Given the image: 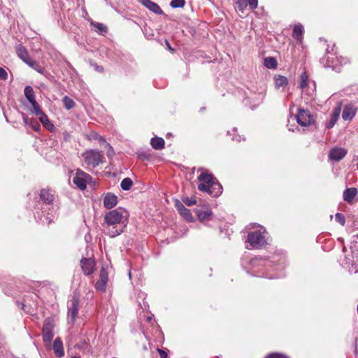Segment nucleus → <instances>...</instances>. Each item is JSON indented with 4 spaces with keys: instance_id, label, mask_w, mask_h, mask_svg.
<instances>
[{
    "instance_id": "8",
    "label": "nucleus",
    "mask_w": 358,
    "mask_h": 358,
    "mask_svg": "<svg viewBox=\"0 0 358 358\" xmlns=\"http://www.w3.org/2000/svg\"><path fill=\"white\" fill-rule=\"evenodd\" d=\"M81 267L85 275H90L95 269V262L93 259L83 258L80 261Z\"/></svg>"
},
{
    "instance_id": "1",
    "label": "nucleus",
    "mask_w": 358,
    "mask_h": 358,
    "mask_svg": "<svg viewBox=\"0 0 358 358\" xmlns=\"http://www.w3.org/2000/svg\"><path fill=\"white\" fill-rule=\"evenodd\" d=\"M124 213L115 209L108 212L104 216V231L110 237L121 234L127 224Z\"/></svg>"
},
{
    "instance_id": "19",
    "label": "nucleus",
    "mask_w": 358,
    "mask_h": 358,
    "mask_svg": "<svg viewBox=\"0 0 358 358\" xmlns=\"http://www.w3.org/2000/svg\"><path fill=\"white\" fill-rule=\"evenodd\" d=\"M355 115V110L351 105L345 106L342 114V117L344 120H351Z\"/></svg>"
},
{
    "instance_id": "32",
    "label": "nucleus",
    "mask_w": 358,
    "mask_h": 358,
    "mask_svg": "<svg viewBox=\"0 0 358 358\" xmlns=\"http://www.w3.org/2000/svg\"><path fill=\"white\" fill-rule=\"evenodd\" d=\"M23 120H24V122H25V124H29L30 125H31V127L34 128V130L39 129L40 125L36 121H35L32 119H29L27 117H25V116H24Z\"/></svg>"
},
{
    "instance_id": "50",
    "label": "nucleus",
    "mask_w": 358,
    "mask_h": 358,
    "mask_svg": "<svg viewBox=\"0 0 358 358\" xmlns=\"http://www.w3.org/2000/svg\"><path fill=\"white\" fill-rule=\"evenodd\" d=\"M167 45H168V48L170 50H173V49L170 47V45H169V43H167Z\"/></svg>"
},
{
    "instance_id": "21",
    "label": "nucleus",
    "mask_w": 358,
    "mask_h": 358,
    "mask_svg": "<svg viewBox=\"0 0 358 358\" xmlns=\"http://www.w3.org/2000/svg\"><path fill=\"white\" fill-rule=\"evenodd\" d=\"M275 87H284L288 84V80L285 76L277 75L274 77Z\"/></svg>"
},
{
    "instance_id": "5",
    "label": "nucleus",
    "mask_w": 358,
    "mask_h": 358,
    "mask_svg": "<svg viewBox=\"0 0 358 358\" xmlns=\"http://www.w3.org/2000/svg\"><path fill=\"white\" fill-rule=\"evenodd\" d=\"M296 121L302 127H308L315 122V117L309 110L299 108L296 115Z\"/></svg>"
},
{
    "instance_id": "25",
    "label": "nucleus",
    "mask_w": 358,
    "mask_h": 358,
    "mask_svg": "<svg viewBox=\"0 0 358 358\" xmlns=\"http://www.w3.org/2000/svg\"><path fill=\"white\" fill-rule=\"evenodd\" d=\"M91 26L95 28V31L99 34H105L107 31V27L103 23L96 22H91Z\"/></svg>"
},
{
    "instance_id": "11",
    "label": "nucleus",
    "mask_w": 358,
    "mask_h": 358,
    "mask_svg": "<svg viewBox=\"0 0 358 358\" xmlns=\"http://www.w3.org/2000/svg\"><path fill=\"white\" fill-rule=\"evenodd\" d=\"M176 207L179 213L187 221L191 222L193 220L191 212L189 209L186 208L182 203L177 201Z\"/></svg>"
},
{
    "instance_id": "18",
    "label": "nucleus",
    "mask_w": 358,
    "mask_h": 358,
    "mask_svg": "<svg viewBox=\"0 0 358 358\" xmlns=\"http://www.w3.org/2000/svg\"><path fill=\"white\" fill-rule=\"evenodd\" d=\"M141 2L146 8L156 14H162L163 13L160 7L151 0H141Z\"/></svg>"
},
{
    "instance_id": "40",
    "label": "nucleus",
    "mask_w": 358,
    "mask_h": 358,
    "mask_svg": "<svg viewBox=\"0 0 358 358\" xmlns=\"http://www.w3.org/2000/svg\"><path fill=\"white\" fill-rule=\"evenodd\" d=\"M182 201L188 206H192L196 203V201L193 198L185 197L182 199Z\"/></svg>"
},
{
    "instance_id": "35",
    "label": "nucleus",
    "mask_w": 358,
    "mask_h": 358,
    "mask_svg": "<svg viewBox=\"0 0 358 358\" xmlns=\"http://www.w3.org/2000/svg\"><path fill=\"white\" fill-rule=\"evenodd\" d=\"M31 106H32V108H33V110L32 112L36 115H41L43 112L41 110L39 105L38 104V103L36 101L33 102L31 103Z\"/></svg>"
},
{
    "instance_id": "13",
    "label": "nucleus",
    "mask_w": 358,
    "mask_h": 358,
    "mask_svg": "<svg viewBox=\"0 0 358 358\" xmlns=\"http://www.w3.org/2000/svg\"><path fill=\"white\" fill-rule=\"evenodd\" d=\"M196 213L198 216V218L201 221H205L208 220L212 215L211 210L207 206H203L201 208H197L196 210Z\"/></svg>"
},
{
    "instance_id": "42",
    "label": "nucleus",
    "mask_w": 358,
    "mask_h": 358,
    "mask_svg": "<svg viewBox=\"0 0 358 358\" xmlns=\"http://www.w3.org/2000/svg\"><path fill=\"white\" fill-rule=\"evenodd\" d=\"M52 327H53V326L52 324V322H51L50 319H49V318L46 319L45 321V323H44L43 329H47L52 330Z\"/></svg>"
},
{
    "instance_id": "52",
    "label": "nucleus",
    "mask_w": 358,
    "mask_h": 358,
    "mask_svg": "<svg viewBox=\"0 0 358 358\" xmlns=\"http://www.w3.org/2000/svg\"><path fill=\"white\" fill-rule=\"evenodd\" d=\"M236 141H241V136H238V138H236Z\"/></svg>"
},
{
    "instance_id": "43",
    "label": "nucleus",
    "mask_w": 358,
    "mask_h": 358,
    "mask_svg": "<svg viewBox=\"0 0 358 358\" xmlns=\"http://www.w3.org/2000/svg\"><path fill=\"white\" fill-rule=\"evenodd\" d=\"M263 260L260 258H255L253 259L251 262H250V264L252 266H259V265H261V262H262Z\"/></svg>"
},
{
    "instance_id": "17",
    "label": "nucleus",
    "mask_w": 358,
    "mask_h": 358,
    "mask_svg": "<svg viewBox=\"0 0 358 358\" xmlns=\"http://www.w3.org/2000/svg\"><path fill=\"white\" fill-rule=\"evenodd\" d=\"M357 194V189L355 187L347 188L343 194V200L350 203Z\"/></svg>"
},
{
    "instance_id": "22",
    "label": "nucleus",
    "mask_w": 358,
    "mask_h": 358,
    "mask_svg": "<svg viewBox=\"0 0 358 358\" xmlns=\"http://www.w3.org/2000/svg\"><path fill=\"white\" fill-rule=\"evenodd\" d=\"M152 147L155 150H161L164 147V141L162 138L155 137L150 141Z\"/></svg>"
},
{
    "instance_id": "31",
    "label": "nucleus",
    "mask_w": 358,
    "mask_h": 358,
    "mask_svg": "<svg viewBox=\"0 0 358 358\" xmlns=\"http://www.w3.org/2000/svg\"><path fill=\"white\" fill-rule=\"evenodd\" d=\"M63 103H64V107L67 110H70V109L73 108L75 105L74 101L71 99H70L69 97H68L66 96L63 98Z\"/></svg>"
},
{
    "instance_id": "14",
    "label": "nucleus",
    "mask_w": 358,
    "mask_h": 358,
    "mask_svg": "<svg viewBox=\"0 0 358 358\" xmlns=\"http://www.w3.org/2000/svg\"><path fill=\"white\" fill-rule=\"evenodd\" d=\"M53 350L57 357H62L64 355L63 343L59 338H57L53 343Z\"/></svg>"
},
{
    "instance_id": "27",
    "label": "nucleus",
    "mask_w": 358,
    "mask_h": 358,
    "mask_svg": "<svg viewBox=\"0 0 358 358\" xmlns=\"http://www.w3.org/2000/svg\"><path fill=\"white\" fill-rule=\"evenodd\" d=\"M264 64L268 69H275L278 65L276 59L273 57H266Z\"/></svg>"
},
{
    "instance_id": "12",
    "label": "nucleus",
    "mask_w": 358,
    "mask_h": 358,
    "mask_svg": "<svg viewBox=\"0 0 358 358\" xmlns=\"http://www.w3.org/2000/svg\"><path fill=\"white\" fill-rule=\"evenodd\" d=\"M236 3L240 10H243L248 5L250 9L254 10L257 7L258 0H238Z\"/></svg>"
},
{
    "instance_id": "49",
    "label": "nucleus",
    "mask_w": 358,
    "mask_h": 358,
    "mask_svg": "<svg viewBox=\"0 0 358 358\" xmlns=\"http://www.w3.org/2000/svg\"><path fill=\"white\" fill-rule=\"evenodd\" d=\"M96 133L92 134V138L97 140V136L95 135Z\"/></svg>"
},
{
    "instance_id": "29",
    "label": "nucleus",
    "mask_w": 358,
    "mask_h": 358,
    "mask_svg": "<svg viewBox=\"0 0 358 358\" xmlns=\"http://www.w3.org/2000/svg\"><path fill=\"white\" fill-rule=\"evenodd\" d=\"M52 338H53L52 330L43 329V338L44 342L50 343V342H51Z\"/></svg>"
},
{
    "instance_id": "47",
    "label": "nucleus",
    "mask_w": 358,
    "mask_h": 358,
    "mask_svg": "<svg viewBox=\"0 0 358 358\" xmlns=\"http://www.w3.org/2000/svg\"><path fill=\"white\" fill-rule=\"evenodd\" d=\"M95 135L97 136V140L99 141V142L100 143H103L104 146L106 145V143H107L104 138L100 135H99L98 134H95Z\"/></svg>"
},
{
    "instance_id": "7",
    "label": "nucleus",
    "mask_w": 358,
    "mask_h": 358,
    "mask_svg": "<svg viewBox=\"0 0 358 358\" xmlns=\"http://www.w3.org/2000/svg\"><path fill=\"white\" fill-rule=\"evenodd\" d=\"M108 273L103 266L101 269L99 280L96 282L95 287L98 291L105 292L106 284L108 280Z\"/></svg>"
},
{
    "instance_id": "53",
    "label": "nucleus",
    "mask_w": 358,
    "mask_h": 358,
    "mask_svg": "<svg viewBox=\"0 0 358 358\" xmlns=\"http://www.w3.org/2000/svg\"><path fill=\"white\" fill-rule=\"evenodd\" d=\"M72 358H80V357H73Z\"/></svg>"
},
{
    "instance_id": "51",
    "label": "nucleus",
    "mask_w": 358,
    "mask_h": 358,
    "mask_svg": "<svg viewBox=\"0 0 358 358\" xmlns=\"http://www.w3.org/2000/svg\"><path fill=\"white\" fill-rule=\"evenodd\" d=\"M325 66H327V67H330V66H331V64H330L329 63H328V64H327L325 65Z\"/></svg>"
},
{
    "instance_id": "16",
    "label": "nucleus",
    "mask_w": 358,
    "mask_h": 358,
    "mask_svg": "<svg viewBox=\"0 0 358 358\" xmlns=\"http://www.w3.org/2000/svg\"><path fill=\"white\" fill-rule=\"evenodd\" d=\"M78 313V299L73 297L71 301V306L69 310V317H71V321L73 322L77 317Z\"/></svg>"
},
{
    "instance_id": "15",
    "label": "nucleus",
    "mask_w": 358,
    "mask_h": 358,
    "mask_svg": "<svg viewBox=\"0 0 358 358\" xmlns=\"http://www.w3.org/2000/svg\"><path fill=\"white\" fill-rule=\"evenodd\" d=\"M341 111V106H338L337 107H336L334 109V110L331 115V119L327 124V129H331L335 125V124L336 123V122L339 117Z\"/></svg>"
},
{
    "instance_id": "28",
    "label": "nucleus",
    "mask_w": 358,
    "mask_h": 358,
    "mask_svg": "<svg viewBox=\"0 0 358 358\" xmlns=\"http://www.w3.org/2000/svg\"><path fill=\"white\" fill-rule=\"evenodd\" d=\"M39 120L43 126H45L49 130L53 129V124H50L48 116L44 113L39 115Z\"/></svg>"
},
{
    "instance_id": "4",
    "label": "nucleus",
    "mask_w": 358,
    "mask_h": 358,
    "mask_svg": "<svg viewBox=\"0 0 358 358\" xmlns=\"http://www.w3.org/2000/svg\"><path fill=\"white\" fill-rule=\"evenodd\" d=\"M84 163L92 168H95L102 162L103 154L101 152L90 150L83 155Z\"/></svg>"
},
{
    "instance_id": "26",
    "label": "nucleus",
    "mask_w": 358,
    "mask_h": 358,
    "mask_svg": "<svg viewBox=\"0 0 358 358\" xmlns=\"http://www.w3.org/2000/svg\"><path fill=\"white\" fill-rule=\"evenodd\" d=\"M24 95L30 103L36 101L34 92L31 87L27 86L25 87Z\"/></svg>"
},
{
    "instance_id": "38",
    "label": "nucleus",
    "mask_w": 358,
    "mask_h": 358,
    "mask_svg": "<svg viewBox=\"0 0 358 358\" xmlns=\"http://www.w3.org/2000/svg\"><path fill=\"white\" fill-rule=\"evenodd\" d=\"M26 64H28L30 67L36 70L38 72L42 73V71H41V69L39 68L38 64L35 61L32 60L31 59H30Z\"/></svg>"
},
{
    "instance_id": "2",
    "label": "nucleus",
    "mask_w": 358,
    "mask_h": 358,
    "mask_svg": "<svg viewBox=\"0 0 358 358\" xmlns=\"http://www.w3.org/2000/svg\"><path fill=\"white\" fill-rule=\"evenodd\" d=\"M198 189L213 196H218L222 192V187L217 179L207 172H202L198 177Z\"/></svg>"
},
{
    "instance_id": "3",
    "label": "nucleus",
    "mask_w": 358,
    "mask_h": 358,
    "mask_svg": "<svg viewBox=\"0 0 358 358\" xmlns=\"http://www.w3.org/2000/svg\"><path fill=\"white\" fill-rule=\"evenodd\" d=\"M257 227L259 228L257 230L250 232L248 235V242L250 245V248L248 245L246 248L249 250L252 248H261L267 243L264 236L265 229L261 226Z\"/></svg>"
},
{
    "instance_id": "46",
    "label": "nucleus",
    "mask_w": 358,
    "mask_h": 358,
    "mask_svg": "<svg viewBox=\"0 0 358 358\" xmlns=\"http://www.w3.org/2000/svg\"><path fill=\"white\" fill-rule=\"evenodd\" d=\"M160 358H168L167 352L163 350L157 349Z\"/></svg>"
},
{
    "instance_id": "45",
    "label": "nucleus",
    "mask_w": 358,
    "mask_h": 358,
    "mask_svg": "<svg viewBox=\"0 0 358 358\" xmlns=\"http://www.w3.org/2000/svg\"><path fill=\"white\" fill-rule=\"evenodd\" d=\"M8 76V74L6 71L2 68L0 67V78L1 79H6Z\"/></svg>"
},
{
    "instance_id": "6",
    "label": "nucleus",
    "mask_w": 358,
    "mask_h": 358,
    "mask_svg": "<svg viewBox=\"0 0 358 358\" xmlns=\"http://www.w3.org/2000/svg\"><path fill=\"white\" fill-rule=\"evenodd\" d=\"M90 178V176L84 171L78 169L75 176L73 178V182L81 190H83L87 187V182Z\"/></svg>"
},
{
    "instance_id": "48",
    "label": "nucleus",
    "mask_w": 358,
    "mask_h": 358,
    "mask_svg": "<svg viewBox=\"0 0 358 358\" xmlns=\"http://www.w3.org/2000/svg\"><path fill=\"white\" fill-rule=\"evenodd\" d=\"M355 357L358 358V338H357V343L355 348Z\"/></svg>"
},
{
    "instance_id": "39",
    "label": "nucleus",
    "mask_w": 358,
    "mask_h": 358,
    "mask_svg": "<svg viewBox=\"0 0 358 358\" xmlns=\"http://www.w3.org/2000/svg\"><path fill=\"white\" fill-rule=\"evenodd\" d=\"M336 220L339 222L342 226L345 225V219L343 214L341 213H336L335 215Z\"/></svg>"
},
{
    "instance_id": "36",
    "label": "nucleus",
    "mask_w": 358,
    "mask_h": 358,
    "mask_svg": "<svg viewBox=\"0 0 358 358\" xmlns=\"http://www.w3.org/2000/svg\"><path fill=\"white\" fill-rule=\"evenodd\" d=\"M172 8H182L185 5V0H172L170 3Z\"/></svg>"
},
{
    "instance_id": "33",
    "label": "nucleus",
    "mask_w": 358,
    "mask_h": 358,
    "mask_svg": "<svg viewBox=\"0 0 358 358\" xmlns=\"http://www.w3.org/2000/svg\"><path fill=\"white\" fill-rule=\"evenodd\" d=\"M57 207L54 205L52 206V213H48V216L46 217L48 222L50 223L52 221L54 220V219L57 217Z\"/></svg>"
},
{
    "instance_id": "9",
    "label": "nucleus",
    "mask_w": 358,
    "mask_h": 358,
    "mask_svg": "<svg viewBox=\"0 0 358 358\" xmlns=\"http://www.w3.org/2000/svg\"><path fill=\"white\" fill-rule=\"evenodd\" d=\"M347 154V150L342 148L335 147L332 148L329 153V157L332 161H340Z\"/></svg>"
},
{
    "instance_id": "24",
    "label": "nucleus",
    "mask_w": 358,
    "mask_h": 358,
    "mask_svg": "<svg viewBox=\"0 0 358 358\" xmlns=\"http://www.w3.org/2000/svg\"><path fill=\"white\" fill-rule=\"evenodd\" d=\"M303 34V28L301 24L296 25L293 30V37L299 42H301Z\"/></svg>"
},
{
    "instance_id": "30",
    "label": "nucleus",
    "mask_w": 358,
    "mask_h": 358,
    "mask_svg": "<svg viewBox=\"0 0 358 358\" xmlns=\"http://www.w3.org/2000/svg\"><path fill=\"white\" fill-rule=\"evenodd\" d=\"M133 185V182L131 178H124L120 184L121 188L123 190H129L131 189V186Z\"/></svg>"
},
{
    "instance_id": "20",
    "label": "nucleus",
    "mask_w": 358,
    "mask_h": 358,
    "mask_svg": "<svg viewBox=\"0 0 358 358\" xmlns=\"http://www.w3.org/2000/svg\"><path fill=\"white\" fill-rule=\"evenodd\" d=\"M40 197L45 203H47L48 205L52 204V202L55 199L54 194H52L51 192L46 189L41 190Z\"/></svg>"
},
{
    "instance_id": "34",
    "label": "nucleus",
    "mask_w": 358,
    "mask_h": 358,
    "mask_svg": "<svg viewBox=\"0 0 358 358\" xmlns=\"http://www.w3.org/2000/svg\"><path fill=\"white\" fill-rule=\"evenodd\" d=\"M308 77L306 73H303L300 78V87L304 89L308 85Z\"/></svg>"
},
{
    "instance_id": "54",
    "label": "nucleus",
    "mask_w": 358,
    "mask_h": 358,
    "mask_svg": "<svg viewBox=\"0 0 358 358\" xmlns=\"http://www.w3.org/2000/svg\"><path fill=\"white\" fill-rule=\"evenodd\" d=\"M357 238H358V234H357Z\"/></svg>"
},
{
    "instance_id": "37",
    "label": "nucleus",
    "mask_w": 358,
    "mask_h": 358,
    "mask_svg": "<svg viewBox=\"0 0 358 358\" xmlns=\"http://www.w3.org/2000/svg\"><path fill=\"white\" fill-rule=\"evenodd\" d=\"M26 64H28L30 67L36 70L38 72L42 73V71H41V69L39 68L38 64L35 61L32 60L31 59H30Z\"/></svg>"
},
{
    "instance_id": "44",
    "label": "nucleus",
    "mask_w": 358,
    "mask_h": 358,
    "mask_svg": "<svg viewBox=\"0 0 358 358\" xmlns=\"http://www.w3.org/2000/svg\"><path fill=\"white\" fill-rule=\"evenodd\" d=\"M267 358H287L285 355L279 353H272L267 356Z\"/></svg>"
},
{
    "instance_id": "23",
    "label": "nucleus",
    "mask_w": 358,
    "mask_h": 358,
    "mask_svg": "<svg viewBox=\"0 0 358 358\" xmlns=\"http://www.w3.org/2000/svg\"><path fill=\"white\" fill-rule=\"evenodd\" d=\"M17 54L18 57L25 63H27L31 59L27 50L21 45L17 48Z\"/></svg>"
},
{
    "instance_id": "41",
    "label": "nucleus",
    "mask_w": 358,
    "mask_h": 358,
    "mask_svg": "<svg viewBox=\"0 0 358 358\" xmlns=\"http://www.w3.org/2000/svg\"><path fill=\"white\" fill-rule=\"evenodd\" d=\"M107 149V155L110 157L113 155L114 152L111 145L108 143H106V145L104 146Z\"/></svg>"
},
{
    "instance_id": "10",
    "label": "nucleus",
    "mask_w": 358,
    "mask_h": 358,
    "mask_svg": "<svg viewBox=\"0 0 358 358\" xmlns=\"http://www.w3.org/2000/svg\"><path fill=\"white\" fill-rule=\"evenodd\" d=\"M117 204V197L112 193H107L103 199L104 207L110 209Z\"/></svg>"
}]
</instances>
